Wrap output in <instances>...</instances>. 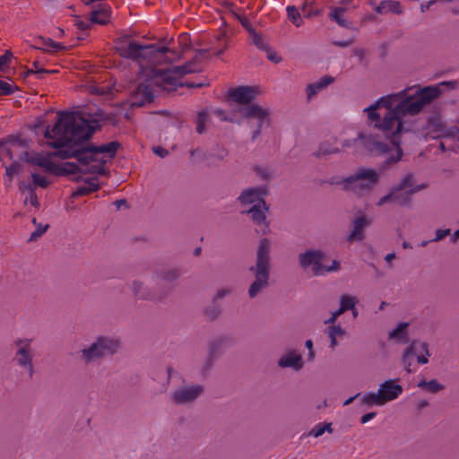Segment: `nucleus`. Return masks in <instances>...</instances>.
Listing matches in <instances>:
<instances>
[{"mask_svg": "<svg viewBox=\"0 0 459 459\" xmlns=\"http://www.w3.org/2000/svg\"><path fill=\"white\" fill-rule=\"evenodd\" d=\"M133 296L136 299L160 302L164 300L171 292V288L168 286H158L154 289L147 286L143 281L134 280L130 285Z\"/></svg>", "mask_w": 459, "mask_h": 459, "instance_id": "8", "label": "nucleus"}, {"mask_svg": "<svg viewBox=\"0 0 459 459\" xmlns=\"http://www.w3.org/2000/svg\"><path fill=\"white\" fill-rule=\"evenodd\" d=\"M134 100L132 107H143L145 102H152L154 100L152 90L147 83H140L133 94Z\"/></svg>", "mask_w": 459, "mask_h": 459, "instance_id": "20", "label": "nucleus"}, {"mask_svg": "<svg viewBox=\"0 0 459 459\" xmlns=\"http://www.w3.org/2000/svg\"><path fill=\"white\" fill-rule=\"evenodd\" d=\"M203 71L202 66L194 67L186 62L183 65H177L170 68L157 69L152 68L147 74V81L153 82L158 87L164 90H176L178 87V80L186 74L200 73Z\"/></svg>", "mask_w": 459, "mask_h": 459, "instance_id": "4", "label": "nucleus"}, {"mask_svg": "<svg viewBox=\"0 0 459 459\" xmlns=\"http://www.w3.org/2000/svg\"><path fill=\"white\" fill-rule=\"evenodd\" d=\"M360 147L373 155L389 154L395 155L394 147L393 149L383 142L378 134H359Z\"/></svg>", "mask_w": 459, "mask_h": 459, "instance_id": "9", "label": "nucleus"}, {"mask_svg": "<svg viewBox=\"0 0 459 459\" xmlns=\"http://www.w3.org/2000/svg\"><path fill=\"white\" fill-rule=\"evenodd\" d=\"M119 346L118 340L108 336H99L90 346L81 351V360L85 365L101 360L106 356L114 355Z\"/></svg>", "mask_w": 459, "mask_h": 459, "instance_id": "6", "label": "nucleus"}, {"mask_svg": "<svg viewBox=\"0 0 459 459\" xmlns=\"http://www.w3.org/2000/svg\"><path fill=\"white\" fill-rule=\"evenodd\" d=\"M358 302V299L351 295L343 294L340 298V307L339 309L344 313L348 310L353 309L356 303Z\"/></svg>", "mask_w": 459, "mask_h": 459, "instance_id": "39", "label": "nucleus"}, {"mask_svg": "<svg viewBox=\"0 0 459 459\" xmlns=\"http://www.w3.org/2000/svg\"><path fill=\"white\" fill-rule=\"evenodd\" d=\"M12 146L13 145L11 143H5L4 146L2 147V152H0V161L3 163V166H4V156L8 157L11 160H13Z\"/></svg>", "mask_w": 459, "mask_h": 459, "instance_id": "56", "label": "nucleus"}, {"mask_svg": "<svg viewBox=\"0 0 459 459\" xmlns=\"http://www.w3.org/2000/svg\"><path fill=\"white\" fill-rule=\"evenodd\" d=\"M288 19L296 26L299 27L302 22V17L300 13L294 5H290L287 7Z\"/></svg>", "mask_w": 459, "mask_h": 459, "instance_id": "46", "label": "nucleus"}, {"mask_svg": "<svg viewBox=\"0 0 459 459\" xmlns=\"http://www.w3.org/2000/svg\"><path fill=\"white\" fill-rule=\"evenodd\" d=\"M238 112L245 118H256L258 120L257 127L252 135V140L255 141L260 135L265 119L269 117V110L257 104H251L239 108Z\"/></svg>", "mask_w": 459, "mask_h": 459, "instance_id": "13", "label": "nucleus"}, {"mask_svg": "<svg viewBox=\"0 0 459 459\" xmlns=\"http://www.w3.org/2000/svg\"><path fill=\"white\" fill-rule=\"evenodd\" d=\"M120 147V143L117 141L110 142L108 143L101 144L100 146H96L91 143H87L85 142V152L86 157L89 160V164L92 161H97L96 154L98 153H107L110 158H114L116 156L117 151Z\"/></svg>", "mask_w": 459, "mask_h": 459, "instance_id": "14", "label": "nucleus"}, {"mask_svg": "<svg viewBox=\"0 0 459 459\" xmlns=\"http://www.w3.org/2000/svg\"><path fill=\"white\" fill-rule=\"evenodd\" d=\"M235 340L230 335H220L209 342L208 351L216 356L222 354L223 349L232 346Z\"/></svg>", "mask_w": 459, "mask_h": 459, "instance_id": "21", "label": "nucleus"}, {"mask_svg": "<svg viewBox=\"0 0 459 459\" xmlns=\"http://www.w3.org/2000/svg\"><path fill=\"white\" fill-rule=\"evenodd\" d=\"M453 82H443L437 85L425 86L420 91L419 98H407L395 105L394 109L386 111L381 117L377 112L379 108L376 103L364 109L368 113V120L369 124H373L374 128L379 129L383 132L385 138L390 140V143L394 147L395 155H390L380 165V169H388L392 165L397 163L402 160L403 151L401 148V134L409 132V128L404 127L403 117L410 115L415 116L420 114L423 108L439 98L443 92V86H454Z\"/></svg>", "mask_w": 459, "mask_h": 459, "instance_id": "1", "label": "nucleus"}, {"mask_svg": "<svg viewBox=\"0 0 459 459\" xmlns=\"http://www.w3.org/2000/svg\"><path fill=\"white\" fill-rule=\"evenodd\" d=\"M13 56V53L10 50H6L5 53L0 56V71L4 72L6 65L10 62Z\"/></svg>", "mask_w": 459, "mask_h": 459, "instance_id": "59", "label": "nucleus"}, {"mask_svg": "<svg viewBox=\"0 0 459 459\" xmlns=\"http://www.w3.org/2000/svg\"><path fill=\"white\" fill-rule=\"evenodd\" d=\"M379 174L371 168L359 167L342 180L343 189L358 195L371 192L379 182Z\"/></svg>", "mask_w": 459, "mask_h": 459, "instance_id": "5", "label": "nucleus"}, {"mask_svg": "<svg viewBox=\"0 0 459 459\" xmlns=\"http://www.w3.org/2000/svg\"><path fill=\"white\" fill-rule=\"evenodd\" d=\"M52 173L56 176L74 175L82 173V169L75 162H65L62 164H54Z\"/></svg>", "mask_w": 459, "mask_h": 459, "instance_id": "27", "label": "nucleus"}, {"mask_svg": "<svg viewBox=\"0 0 459 459\" xmlns=\"http://www.w3.org/2000/svg\"><path fill=\"white\" fill-rule=\"evenodd\" d=\"M232 289L231 288H222V289H220L217 290V292L213 295L212 300L216 302L219 300V299H223L224 297H226L227 295H230L232 293Z\"/></svg>", "mask_w": 459, "mask_h": 459, "instance_id": "57", "label": "nucleus"}, {"mask_svg": "<svg viewBox=\"0 0 459 459\" xmlns=\"http://www.w3.org/2000/svg\"><path fill=\"white\" fill-rule=\"evenodd\" d=\"M17 90H19L18 86L0 80V96H9Z\"/></svg>", "mask_w": 459, "mask_h": 459, "instance_id": "53", "label": "nucleus"}, {"mask_svg": "<svg viewBox=\"0 0 459 459\" xmlns=\"http://www.w3.org/2000/svg\"><path fill=\"white\" fill-rule=\"evenodd\" d=\"M327 333L329 338L331 339V347L333 349L337 344V335L342 336L345 334V331L341 327V325H333L327 328Z\"/></svg>", "mask_w": 459, "mask_h": 459, "instance_id": "42", "label": "nucleus"}, {"mask_svg": "<svg viewBox=\"0 0 459 459\" xmlns=\"http://www.w3.org/2000/svg\"><path fill=\"white\" fill-rule=\"evenodd\" d=\"M269 193V189L266 186H260L256 187H250L244 189L239 196L238 197V201L242 205L247 204H260L264 206L265 211H269V205L266 204L264 200V196Z\"/></svg>", "mask_w": 459, "mask_h": 459, "instance_id": "12", "label": "nucleus"}, {"mask_svg": "<svg viewBox=\"0 0 459 459\" xmlns=\"http://www.w3.org/2000/svg\"><path fill=\"white\" fill-rule=\"evenodd\" d=\"M344 148H358L360 147L359 135L354 139L345 140L342 143Z\"/></svg>", "mask_w": 459, "mask_h": 459, "instance_id": "63", "label": "nucleus"}, {"mask_svg": "<svg viewBox=\"0 0 459 459\" xmlns=\"http://www.w3.org/2000/svg\"><path fill=\"white\" fill-rule=\"evenodd\" d=\"M116 50L119 53L120 56L133 61H141L142 45L135 41H130L126 47L117 46Z\"/></svg>", "mask_w": 459, "mask_h": 459, "instance_id": "22", "label": "nucleus"}, {"mask_svg": "<svg viewBox=\"0 0 459 459\" xmlns=\"http://www.w3.org/2000/svg\"><path fill=\"white\" fill-rule=\"evenodd\" d=\"M23 170V165L20 160H13L11 165L5 166V175L12 181L14 175H19Z\"/></svg>", "mask_w": 459, "mask_h": 459, "instance_id": "44", "label": "nucleus"}, {"mask_svg": "<svg viewBox=\"0 0 459 459\" xmlns=\"http://www.w3.org/2000/svg\"><path fill=\"white\" fill-rule=\"evenodd\" d=\"M143 50H141V61H146L149 64H152L154 57L158 55L160 56L161 51L156 50L158 46L155 44L142 45Z\"/></svg>", "mask_w": 459, "mask_h": 459, "instance_id": "34", "label": "nucleus"}, {"mask_svg": "<svg viewBox=\"0 0 459 459\" xmlns=\"http://www.w3.org/2000/svg\"><path fill=\"white\" fill-rule=\"evenodd\" d=\"M249 35V40L252 44H254L255 47H257L261 50H267V44L264 42L262 34L256 32L255 30L254 31H251Z\"/></svg>", "mask_w": 459, "mask_h": 459, "instance_id": "48", "label": "nucleus"}, {"mask_svg": "<svg viewBox=\"0 0 459 459\" xmlns=\"http://www.w3.org/2000/svg\"><path fill=\"white\" fill-rule=\"evenodd\" d=\"M271 241L269 238H262L256 251L255 264L249 268L254 273L255 281L248 288V296L250 299L255 298L264 289L269 285V277L271 271L270 264Z\"/></svg>", "mask_w": 459, "mask_h": 459, "instance_id": "3", "label": "nucleus"}, {"mask_svg": "<svg viewBox=\"0 0 459 459\" xmlns=\"http://www.w3.org/2000/svg\"><path fill=\"white\" fill-rule=\"evenodd\" d=\"M414 185V175L412 173H409L406 176H404L401 181L394 186V191H406L408 189H411L412 186Z\"/></svg>", "mask_w": 459, "mask_h": 459, "instance_id": "41", "label": "nucleus"}, {"mask_svg": "<svg viewBox=\"0 0 459 459\" xmlns=\"http://www.w3.org/2000/svg\"><path fill=\"white\" fill-rule=\"evenodd\" d=\"M337 152H339L338 148L331 147L330 144L325 143L320 144L317 152H315L314 155L316 158H320L325 155H329V154L337 153Z\"/></svg>", "mask_w": 459, "mask_h": 459, "instance_id": "50", "label": "nucleus"}, {"mask_svg": "<svg viewBox=\"0 0 459 459\" xmlns=\"http://www.w3.org/2000/svg\"><path fill=\"white\" fill-rule=\"evenodd\" d=\"M375 11L378 14L392 13L400 15L403 13V8L399 1L383 0L375 7Z\"/></svg>", "mask_w": 459, "mask_h": 459, "instance_id": "25", "label": "nucleus"}, {"mask_svg": "<svg viewBox=\"0 0 459 459\" xmlns=\"http://www.w3.org/2000/svg\"><path fill=\"white\" fill-rule=\"evenodd\" d=\"M278 366L282 368H292L295 370H299L303 367L302 357L296 354L294 351H290L278 360Z\"/></svg>", "mask_w": 459, "mask_h": 459, "instance_id": "24", "label": "nucleus"}, {"mask_svg": "<svg viewBox=\"0 0 459 459\" xmlns=\"http://www.w3.org/2000/svg\"><path fill=\"white\" fill-rule=\"evenodd\" d=\"M32 223L37 226L35 231H33L29 238V241H36L39 238H40L49 228L48 224L42 225L41 223H38L35 218L32 219Z\"/></svg>", "mask_w": 459, "mask_h": 459, "instance_id": "49", "label": "nucleus"}, {"mask_svg": "<svg viewBox=\"0 0 459 459\" xmlns=\"http://www.w3.org/2000/svg\"><path fill=\"white\" fill-rule=\"evenodd\" d=\"M110 16L109 7L106 4H99L97 5L91 13V21L93 23L105 25L108 22V17Z\"/></svg>", "mask_w": 459, "mask_h": 459, "instance_id": "28", "label": "nucleus"}, {"mask_svg": "<svg viewBox=\"0 0 459 459\" xmlns=\"http://www.w3.org/2000/svg\"><path fill=\"white\" fill-rule=\"evenodd\" d=\"M31 178H32L33 185L35 186V188L37 186L46 188L49 185V182L44 177H42L37 173H32Z\"/></svg>", "mask_w": 459, "mask_h": 459, "instance_id": "54", "label": "nucleus"}, {"mask_svg": "<svg viewBox=\"0 0 459 459\" xmlns=\"http://www.w3.org/2000/svg\"><path fill=\"white\" fill-rule=\"evenodd\" d=\"M222 312L221 306L217 305L216 302L212 301L209 306L204 309V315L208 321L212 322L219 318Z\"/></svg>", "mask_w": 459, "mask_h": 459, "instance_id": "35", "label": "nucleus"}, {"mask_svg": "<svg viewBox=\"0 0 459 459\" xmlns=\"http://www.w3.org/2000/svg\"><path fill=\"white\" fill-rule=\"evenodd\" d=\"M153 274L158 281L166 283L162 286L170 287L172 290L174 288L173 282L178 281L181 276V270L178 267L161 268L155 270Z\"/></svg>", "mask_w": 459, "mask_h": 459, "instance_id": "19", "label": "nucleus"}, {"mask_svg": "<svg viewBox=\"0 0 459 459\" xmlns=\"http://www.w3.org/2000/svg\"><path fill=\"white\" fill-rule=\"evenodd\" d=\"M394 196L393 203H396L401 206H409L411 203V194L409 190L404 191L403 193H399L400 191H394L393 187Z\"/></svg>", "mask_w": 459, "mask_h": 459, "instance_id": "40", "label": "nucleus"}, {"mask_svg": "<svg viewBox=\"0 0 459 459\" xmlns=\"http://www.w3.org/2000/svg\"><path fill=\"white\" fill-rule=\"evenodd\" d=\"M265 52H267V58L273 62L274 64H279L281 62V57L279 56L275 51H273L269 46H267V50H264Z\"/></svg>", "mask_w": 459, "mask_h": 459, "instance_id": "61", "label": "nucleus"}, {"mask_svg": "<svg viewBox=\"0 0 459 459\" xmlns=\"http://www.w3.org/2000/svg\"><path fill=\"white\" fill-rule=\"evenodd\" d=\"M89 117L90 118L83 117L85 120L89 121V126H91V123L98 124L100 121L108 122L112 125L117 124V117L115 114H108L102 109H98L95 113L89 114Z\"/></svg>", "mask_w": 459, "mask_h": 459, "instance_id": "30", "label": "nucleus"}, {"mask_svg": "<svg viewBox=\"0 0 459 459\" xmlns=\"http://www.w3.org/2000/svg\"><path fill=\"white\" fill-rule=\"evenodd\" d=\"M208 120V113L204 110L200 111L197 114L196 118V132L203 134L205 131V123Z\"/></svg>", "mask_w": 459, "mask_h": 459, "instance_id": "51", "label": "nucleus"}, {"mask_svg": "<svg viewBox=\"0 0 459 459\" xmlns=\"http://www.w3.org/2000/svg\"><path fill=\"white\" fill-rule=\"evenodd\" d=\"M428 127L431 132L437 134L435 137L454 135L452 132H446V126L438 115H434L428 118Z\"/></svg>", "mask_w": 459, "mask_h": 459, "instance_id": "26", "label": "nucleus"}, {"mask_svg": "<svg viewBox=\"0 0 459 459\" xmlns=\"http://www.w3.org/2000/svg\"><path fill=\"white\" fill-rule=\"evenodd\" d=\"M451 230L450 229L441 230L438 229L436 230V237L431 240L434 242H438L442 240L445 237L448 236L450 234Z\"/></svg>", "mask_w": 459, "mask_h": 459, "instance_id": "62", "label": "nucleus"}, {"mask_svg": "<svg viewBox=\"0 0 459 459\" xmlns=\"http://www.w3.org/2000/svg\"><path fill=\"white\" fill-rule=\"evenodd\" d=\"M156 50H160L161 53H160V56L157 55L154 59H153V62H152V65H162L164 63H171L173 60L170 59L169 57H168L166 56L167 53L169 52H173L170 48H167V47H159L157 48Z\"/></svg>", "mask_w": 459, "mask_h": 459, "instance_id": "43", "label": "nucleus"}, {"mask_svg": "<svg viewBox=\"0 0 459 459\" xmlns=\"http://www.w3.org/2000/svg\"><path fill=\"white\" fill-rule=\"evenodd\" d=\"M262 204H254L250 207L246 212L251 215V219L253 222L257 225L264 224V228L263 229V234H266L269 232V222L266 220V212Z\"/></svg>", "mask_w": 459, "mask_h": 459, "instance_id": "23", "label": "nucleus"}, {"mask_svg": "<svg viewBox=\"0 0 459 459\" xmlns=\"http://www.w3.org/2000/svg\"><path fill=\"white\" fill-rule=\"evenodd\" d=\"M334 78L330 75L323 76L318 82L310 83L307 87V98L310 99L316 95L320 90L327 87L329 84L333 82Z\"/></svg>", "mask_w": 459, "mask_h": 459, "instance_id": "31", "label": "nucleus"}, {"mask_svg": "<svg viewBox=\"0 0 459 459\" xmlns=\"http://www.w3.org/2000/svg\"><path fill=\"white\" fill-rule=\"evenodd\" d=\"M415 345H416V341H413L408 347H406L404 349L403 353V362H406V360L410 357H411L415 354Z\"/></svg>", "mask_w": 459, "mask_h": 459, "instance_id": "60", "label": "nucleus"}, {"mask_svg": "<svg viewBox=\"0 0 459 459\" xmlns=\"http://www.w3.org/2000/svg\"><path fill=\"white\" fill-rule=\"evenodd\" d=\"M5 143H11L13 146H19L23 148H29L31 141L29 139H22L19 135L10 134L6 138L0 139V152H2V147L4 146Z\"/></svg>", "mask_w": 459, "mask_h": 459, "instance_id": "32", "label": "nucleus"}, {"mask_svg": "<svg viewBox=\"0 0 459 459\" xmlns=\"http://www.w3.org/2000/svg\"><path fill=\"white\" fill-rule=\"evenodd\" d=\"M362 403L368 406L371 405H384V402L380 396L379 391L377 393H368L362 397Z\"/></svg>", "mask_w": 459, "mask_h": 459, "instance_id": "45", "label": "nucleus"}, {"mask_svg": "<svg viewBox=\"0 0 459 459\" xmlns=\"http://www.w3.org/2000/svg\"><path fill=\"white\" fill-rule=\"evenodd\" d=\"M417 385L418 387L425 389L431 394H437L445 389V385L439 384L436 379H431L429 381H426L423 379L420 381Z\"/></svg>", "mask_w": 459, "mask_h": 459, "instance_id": "37", "label": "nucleus"}, {"mask_svg": "<svg viewBox=\"0 0 459 459\" xmlns=\"http://www.w3.org/2000/svg\"><path fill=\"white\" fill-rule=\"evenodd\" d=\"M372 221L366 215L361 214L352 221V230L347 236L346 240L350 243L361 242L365 238L364 230L371 224Z\"/></svg>", "mask_w": 459, "mask_h": 459, "instance_id": "17", "label": "nucleus"}, {"mask_svg": "<svg viewBox=\"0 0 459 459\" xmlns=\"http://www.w3.org/2000/svg\"><path fill=\"white\" fill-rule=\"evenodd\" d=\"M216 356L210 353L208 351V355L204 362V365L201 368V374L204 376V377H206L208 375V373L210 372V370L213 367V364H214V361L216 360Z\"/></svg>", "mask_w": 459, "mask_h": 459, "instance_id": "52", "label": "nucleus"}, {"mask_svg": "<svg viewBox=\"0 0 459 459\" xmlns=\"http://www.w3.org/2000/svg\"><path fill=\"white\" fill-rule=\"evenodd\" d=\"M409 326L408 323H400L396 328L389 333V338H397L399 340H405L407 338V327Z\"/></svg>", "mask_w": 459, "mask_h": 459, "instance_id": "47", "label": "nucleus"}, {"mask_svg": "<svg viewBox=\"0 0 459 459\" xmlns=\"http://www.w3.org/2000/svg\"><path fill=\"white\" fill-rule=\"evenodd\" d=\"M100 128V125L89 126V121L85 120L79 112H58L54 126L50 129L48 126L44 130V137L53 140L48 143V145L56 149L55 152L48 153V157L62 160L74 158L80 165H89L85 142H88Z\"/></svg>", "mask_w": 459, "mask_h": 459, "instance_id": "2", "label": "nucleus"}, {"mask_svg": "<svg viewBox=\"0 0 459 459\" xmlns=\"http://www.w3.org/2000/svg\"><path fill=\"white\" fill-rule=\"evenodd\" d=\"M307 3L306 2L302 6V12L304 13V17H306V18L320 16L323 13L322 9H316V10L311 9L307 12Z\"/></svg>", "mask_w": 459, "mask_h": 459, "instance_id": "58", "label": "nucleus"}, {"mask_svg": "<svg viewBox=\"0 0 459 459\" xmlns=\"http://www.w3.org/2000/svg\"><path fill=\"white\" fill-rule=\"evenodd\" d=\"M223 4L230 11L232 15L239 21V22L246 29V30L248 32V34L251 33V31L255 30V29L253 28L249 20L246 16L240 15L239 13H238L234 10H232V7H233L232 3L224 2Z\"/></svg>", "mask_w": 459, "mask_h": 459, "instance_id": "38", "label": "nucleus"}, {"mask_svg": "<svg viewBox=\"0 0 459 459\" xmlns=\"http://www.w3.org/2000/svg\"><path fill=\"white\" fill-rule=\"evenodd\" d=\"M346 11L347 8L344 6L332 7L331 12L329 13V18L331 21L335 22L341 27L346 29H352V23L343 18V13Z\"/></svg>", "mask_w": 459, "mask_h": 459, "instance_id": "29", "label": "nucleus"}, {"mask_svg": "<svg viewBox=\"0 0 459 459\" xmlns=\"http://www.w3.org/2000/svg\"><path fill=\"white\" fill-rule=\"evenodd\" d=\"M325 258V254L321 250L308 249L299 255V263L302 268L312 265V271L315 275L324 274V265L322 261Z\"/></svg>", "mask_w": 459, "mask_h": 459, "instance_id": "11", "label": "nucleus"}, {"mask_svg": "<svg viewBox=\"0 0 459 459\" xmlns=\"http://www.w3.org/2000/svg\"><path fill=\"white\" fill-rule=\"evenodd\" d=\"M204 392V386L202 385H186L176 389L171 395V400L177 405L192 404Z\"/></svg>", "mask_w": 459, "mask_h": 459, "instance_id": "10", "label": "nucleus"}, {"mask_svg": "<svg viewBox=\"0 0 459 459\" xmlns=\"http://www.w3.org/2000/svg\"><path fill=\"white\" fill-rule=\"evenodd\" d=\"M50 157H44L41 153L37 152L32 155L30 164L45 169L46 171L52 173L54 162L49 160Z\"/></svg>", "mask_w": 459, "mask_h": 459, "instance_id": "33", "label": "nucleus"}, {"mask_svg": "<svg viewBox=\"0 0 459 459\" xmlns=\"http://www.w3.org/2000/svg\"><path fill=\"white\" fill-rule=\"evenodd\" d=\"M354 56H358L360 64H364L367 51L364 48H356L352 50Z\"/></svg>", "mask_w": 459, "mask_h": 459, "instance_id": "64", "label": "nucleus"}, {"mask_svg": "<svg viewBox=\"0 0 459 459\" xmlns=\"http://www.w3.org/2000/svg\"><path fill=\"white\" fill-rule=\"evenodd\" d=\"M423 88H419L415 91V93L410 94V95L407 94V90H403V91H399L398 93L387 95L385 97H382V98H380L376 102V106H378L379 108L380 107H384V108H385L387 109V111H390V110L394 109V108L395 107V105L397 103H399L400 101L404 100L407 98H413L414 100L419 98L418 95L420 94V91Z\"/></svg>", "mask_w": 459, "mask_h": 459, "instance_id": "16", "label": "nucleus"}, {"mask_svg": "<svg viewBox=\"0 0 459 459\" xmlns=\"http://www.w3.org/2000/svg\"><path fill=\"white\" fill-rule=\"evenodd\" d=\"M53 73H56V70H47V69H38V70L28 69L27 71H25L23 73V78H27L30 74H36L38 76V78L42 79L43 74H53Z\"/></svg>", "mask_w": 459, "mask_h": 459, "instance_id": "55", "label": "nucleus"}, {"mask_svg": "<svg viewBox=\"0 0 459 459\" xmlns=\"http://www.w3.org/2000/svg\"><path fill=\"white\" fill-rule=\"evenodd\" d=\"M257 94V89L251 86H238L228 91V97L235 102L242 105L250 104Z\"/></svg>", "mask_w": 459, "mask_h": 459, "instance_id": "15", "label": "nucleus"}, {"mask_svg": "<svg viewBox=\"0 0 459 459\" xmlns=\"http://www.w3.org/2000/svg\"><path fill=\"white\" fill-rule=\"evenodd\" d=\"M31 342L32 339L30 338L16 339L14 341L16 351L13 357V361L18 367L27 371L30 379H32L35 374Z\"/></svg>", "mask_w": 459, "mask_h": 459, "instance_id": "7", "label": "nucleus"}, {"mask_svg": "<svg viewBox=\"0 0 459 459\" xmlns=\"http://www.w3.org/2000/svg\"><path fill=\"white\" fill-rule=\"evenodd\" d=\"M378 391L385 404L387 402L396 399L403 393V387L395 384L394 380L389 379L380 385Z\"/></svg>", "mask_w": 459, "mask_h": 459, "instance_id": "18", "label": "nucleus"}, {"mask_svg": "<svg viewBox=\"0 0 459 459\" xmlns=\"http://www.w3.org/2000/svg\"><path fill=\"white\" fill-rule=\"evenodd\" d=\"M84 182L87 184V186H80L72 194L73 197L82 196V195H87L92 192H95L100 189V186L94 182H92L91 179H84Z\"/></svg>", "mask_w": 459, "mask_h": 459, "instance_id": "36", "label": "nucleus"}]
</instances>
